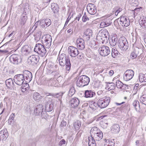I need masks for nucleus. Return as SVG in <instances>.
Segmentation results:
<instances>
[{
	"instance_id": "f257e3e1",
	"label": "nucleus",
	"mask_w": 146,
	"mask_h": 146,
	"mask_svg": "<svg viewBox=\"0 0 146 146\" xmlns=\"http://www.w3.org/2000/svg\"><path fill=\"white\" fill-rule=\"evenodd\" d=\"M58 59L60 65L62 66L66 65V70L69 71L70 68L71 64L69 56H67L65 54L62 53L59 55Z\"/></svg>"
},
{
	"instance_id": "f03ea898",
	"label": "nucleus",
	"mask_w": 146,
	"mask_h": 146,
	"mask_svg": "<svg viewBox=\"0 0 146 146\" xmlns=\"http://www.w3.org/2000/svg\"><path fill=\"white\" fill-rule=\"evenodd\" d=\"M90 81V78L88 76L86 75H83L78 77L77 85L79 87H83L87 85Z\"/></svg>"
},
{
	"instance_id": "7ed1b4c3",
	"label": "nucleus",
	"mask_w": 146,
	"mask_h": 146,
	"mask_svg": "<svg viewBox=\"0 0 146 146\" xmlns=\"http://www.w3.org/2000/svg\"><path fill=\"white\" fill-rule=\"evenodd\" d=\"M118 45L119 48L123 51L127 50L129 44L126 38L124 37H120L118 42Z\"/></svg>"
},
{
	"instance_id": "20e7f679",
	"label": "nucleus",
	"mask_w": 146,
	"mask_h": 146,
	"mask_svg": "<svg viewBox=\"0 0 146 146\" xmlns=\"http://www.w3.org/2000/svg\"><path fill=\"white\" fill-rule=\"evenodd\" d=\"M34 51L42 57L44 56L46 52L44 46L40 43L36 44L34 49Z\"/></svg>"
},
{
	"instance_id": "39448f33",
	"label": "nucleus",
	"mask_w": 146,
	"mask_h": 146,
	"mask_svg": "<svg viewBox=\"0 0 146 146\" xmlns=\"http://www.w3.org/2000/svg\"><path fill=\"white\" fill-rule=\"evenodd\" d=\"M110 102V98L109 97H105L100 98L98 101V107L103 108L107 106Z\"/></svg>"
},
{
	"instance_id": "423d86ee",
	"label": "nucleus",
	"mask_w": 146,
	"mask_h": 146,
	"mask_svg": "<svg viewBox=\"0 0 146 146\" xmlns=\"http://www.w3.org/2000/svg\"><path fill=\"white\" fill-rule=\"evenodd\" d=\"M109 36V33L106 29L101 30L99 33L98 37L104 41L107 40Z\"/></svg>"
},
{
	"instance_id": "0eeeda50",
	"label": "nucleus",
	"mask_w": 146,
	"mask_h": 146,
	"mask_svg": "<svg viewBox=\"0 0 146 146\" xmlns=\"http://www.w3.org/2000/svg\"><path fill=\"white\" fill-rule=\"evenodd\" d=\"M99 52L101 56H106L110 53V51L108 47L103 45L100 46L99 48Z\"/></svg>"
},
{
	"instance_id": "6e6552de",
	"label": "nucleus",
	"mask_w": 146,
	"mask_h": 146,
	"mask_svg": "<svg viewBox=\"0 0 146 146\" xmlns=\"http://www.w3.org/2000/svg\"><path fill=\"white\" fill-rule=\"evenodd\" d=\"M42 43L46 48H49L51 46L52 42L51 37L50 35H46L44 38L42 37Z\"/></svg>"
},
{
	"instance_id": "1a4fd4ad",
	"label": "nucleus",
	"mask_w": 146,
	"mask_h": 146,
	"mask_svg": "<svg viewBox=\"0 0 146 146\" xmlns=\"http://www.w3.org/2000/svg\"><path fill=\"white\" fill-rule=\"evenodd\" d=\"M25 80L23 74H17L14 77V82L18 85H21L23 83Z\"/></svg>"
},
{
	"instance_id": "9d476101",
	"label": "nucleus",
	"mask_w": 146,
	"mask_h": 146,
	"mask_svg": "<svg viewBox=\"0 0 146 146\" xmlns=\"http://www.w3.org/2000/svg\"><path fill=\"white\" fill-rule=\"evenodd\" d=\"M134 72L132 70H127L125 72L123 75V80L125 81H128L131 79L133 76Z\"/></svg>"
},
{
	"instance_id": "9b49d317",
	"label": "nucleus",
	"mask_w": 146,
	"mask_h": 146,
	"mask_svg": "<svg viewBox=\"0 0 146 146\" xmlns=\"http://www.w3.org/2000/svg\"><path fill=\"white\" fill-rule=\"evenodd\" d=\"M118 23L120 24L123 27H127L129 26L130 24L129 19L125 16H121Z\"/></svg>"
},
{
	"instance_id": "f8f14e48",
	"label": "nucleus",
	"mask_w": 146,
	"mask_h": 146,
	"mask_svg": "<svg viewBox=\"0 0 146 146\" xmlns=\"http://www.w3.org/2000/svg\"><path fill=\"white\" fill-rule=\"evenodd\" d=\"M68 52L69 54L72 57H75L79 54L78 49L72 46H70L68 47Z\"/></svg>"
},
{
	"instance_id": "ddd939ff",
	"label": "nucleus",
	"mask_w": 146,
	"mask_h": 146,
	"mask_svg": "<svg viewBox=\"0 0 146 146\" xmlns=\"http://www.w3.org/2000/svg\"><path fill=\"white\" fill-rule=\"evenodd\" d=\"M38 56L35 55L30 56L27 60V64L28 65H34L36 64L38 60Z\"/></svg>"
},
{
	"instance_id": "4468645a",
	"label": "nucleus",
	"mask_w": 146,
	"mask_h": 146,
	"mask_svg": "<svg viewBox=\"0 0 146 146\" xmlns=\"http://www.w3.org/2000/svg\"><path fill=\"white\" fill-rule=\"evenodd\" d=\"M27 12L23 13L21 15L19 20V24L21 27L25 26L27 19Z\"/></svg>"
},
{
	"instance_id": "2eb2a0df",
	"label": "nucleus",
	"mask_w": 146,
	"mask_h": 146,
	"mask_svg": "<svg viewBox=\"0 0 146 146\" xmlns=\"http://www.w3.org/2000/svg\"><path fill=\"white\" fill-rule=\"evenodd\" d=\"M87 9L88 12L91 15H94L97 12L96 7L93 4H88L87 7Z\"/></svg>"
},
{
	"instance_id": "dca6fc26",
	"label": "nucleus",
	"mask_w": 146,
	"mask_h": 146,
	"mask_svg": "<svg viewBox=\"0 0 146 146\" xmlns=\"http://www.w3.org/2000/svg\"><path fill=\"white\" fill-rule=\"evenodd\" d=\"M51 20L48 18L43 19L40 21V25L42 27L46 28L51 25Z\"/></svg>"
},
{
	"instance_id": "f3484780",
	"label": "nucleus",
	"mask_w": 146,
	"mask_h": 146,
	"mask_svg": "<svg viewBox=\"0 0 146 146\" xmlns=\"http://www.w3.org/2000/svg\"><path fill=\"white\" fill-rule=\"evenodd\" d=\"M43 106L42 104L37 105L34 110V113L36 116H39L41 115L43 110Z\"/></svg>"
},
{
	"instance_id": "a211bd4d",
	"label": "nucleus",
	"mask_w": 146,
	"mask_h": 146,
	"mask_svg": "<svg viewBox=\"0 0 146 146\" xmlns=\"http://www.w3.org/2000/svg\"><path fill=\"white\" fill-rule=\"evenodd\" d=\"M19 58V56L15 54H13L10 56V60L13 64H17L20 60Z\"/></svg>"
},
{
	"instance_id": "6ab92c4d",
	"label": "nucleus",
	"mask_w": 146,
	"mask_h": 146,
	"mask_svg": "<svg viewBox=\"0 0 146 146\" xmlns=\"http://www.w3.org/2000/svg\"><path fill=\"white\" fill-rule=\"evenodd\" d=\"M23 76H24V78H25L26 80H27L26 82H30L32 78V73L27 70L24 71Z\"/></svg>"
},
{
	"instance_id": "aec40b11",
	"label": "nucleus",
	"mask_w": 146,
	"mask_h": 146,
	"mask_svg": "<svg viewBox=\"0 0 146 146\" xmlns=\"http://www.w3.org/2000/svg\"><path fill=\"white\" fill-rule=\"evenodd\" d=\"M77 46L79 49L83 50L85 48L84 40L82 38H78L76 41Z\"/></svg>"
},
{
	"instance_id": "412c9836",
	"label": "nucleus",
	"mask_w": 146,
	"mask_h": 146,
	"mask_svg": "<svg viewBox=\"0 0 146 146\" xmlns=\"http://www.w3.org/2000/svg\"><path fill=\"white\" fill-rule=\"evenodd\" d=\"M8 136V133L6 129H3L0 131V137L1 141H6Z\"/></svg>"
},
{
	"instance_id": "4be33fe9",
	"label": "nucleus",
	"mask_w": 146,
	"mask_h": 146,
	"mask_svg": "<svg viewBox=\"0 0 146 146\" xmlns=\"http://www.w3.org/2000/svg\"><path fill=\"white\" fill-rule=\"evenodd\" d=\"M79 99L76 98H73L70 102L71 106L72 108L77 107L79 104Z\"/></svg>"
},
{
	"instance_id": "5701e85b",
	"label": "nucleus",
	"mask_w": 146,
	"mask_h": 146,
	"mask_svg": "<svg viewBox=\"0 0 146 146\" xmlns=\"http://www.w3.org/2000/svg\"><path fill=\"white\" fill-rule=\"evenodd\" d=\"M92 30L89 29H87L84 33L83 37L86 40H89L90 36H91L92 35Z\"/></svg>"
},
{
	"instance_id": "b1692460",
	"label": "nucleus",
	"mask_w": 146,
	"mask_h": 146,
	"mask_svg": "<svg viewBox=\"0 0 146 146\" xmlns=\"http://www.w3.org/2000/svg\"><path fill=\"white\" fill-rule=\"evenodd\" d=\"M21 52L23 54L26 55L30 53V48L28 45H25L22 47Z\"/></svg>"
},
{
	"instance_id": "393cba45",
	"label": "nucleus",
	"mask_w": 146,
	"mask_h": 146,
	"mask_svg": "<svg viewBox=\"0 0 146 146\" xmlns=\"http://www.w3.org/2000/svg\"><path fill=\"white\" fill-rule=\"evenodd\" d=\"M6 84L7 87L9 88H13L14 87V84L12 78H9L6 81Z\"/></svg>"
},
{
	"instance_id": "a878e982",
	"label": "nucleus",
	"mask_w": 146,
	"mask_h": 146,
	"mask_svg": "<svg viewBox=\"0 0 146 146\" xmlns=\"http://www.w3.org/2000/svg\"><path fill=\"white\" fill-rule=\"evenodd\" d=\"M45 110L48 112L51 111L53 109L52 105L50 101L47 102L45 105Z\"/></svg>"
},
{
	"instance_id": "bb28decb",
	"label": "nucleus",
	"mask_w": 146,
	"mask_h": 146,
	"mask_svg": "<svg viewBox=\"0 0 146 146\" xmlns=\"http://www.w3.org/2000/svg\"><path fill=\"white\" fill-rule=\"evenodd\" d=\"M85 97L86 98L92 97L95 95V93L94 92L91 90H87L85 92Z\"/></svg>"
},
{
	"instance_id": "cd10ccee",
	"label": "nucleus",
	"mask_w": 146,
	"mask_h": 146,
	"mask_svg": "<svg viewBox=\"0 0 146 146\" xmlns=\"http://www.w3.org/2000/svg\"><path fill=\"white\" fill-rule=\"evenodd\" d=\"M89 146H96V143L94 138L92 136L88 137Z\"/></svg>"
},
{
	"instance_id": "c85d7f7f",
	"label": "nucleus",
	"mask_w": 146,
	"mask_h": 146,
	"mask_svg": "<svg viewBox=\"0 0 146 146\" xmlns=\"http://www.w3.org/2000/svg\"><path fill=\"white\" fill-rule=\"evenodd\" d=\"M51 7L54 13H56L59 11L58 6L56 3H52L51 4Z\"/></svg>"
},
{
	"instance_id": "c756f323",
	"label": "nucleus",
	"mask_w": 146,
	"mask_h": 146,
	"mask_svg": "<svg viewBox=\"0 0 146 146\" xmlns=\"http://www.w3.org/2000/svg\"><path fill=\"white\" fill-rule=\"evenodd\" d=\"M98 131L99 132L97 134H96L94 135V137L97 141L101 140L103 137L102 132L100 131Z\"/></svg>"
},
{
	"instance_id": "7c9ffc66",
	"label": "nucleus",
	"mask_w": 146,
	"mask_h": 146,
	"mask_svg": "<svg viewBox=\"0 0 146 146\" xmlns=\"http://www.w3.org/2000/svg\"><path fill=\"white\" fill-rule=\"evenodd\" d=\"M139 49L138 48L134 50L131 54L130 56L131 58L133 59L136 58L139 53Z\"/></svg>"
},
{
	"instance_id": "2f4dec72",
	"label": "nucleus",
	"mask_w": 146,
	"mask_h": 146,
	"mask_svg": "<svg viewBox=\"0 0 146 146\" xmlns=\"http://www.w3.org/2000/svg\"><path fill=\"white\" fill-rule=\"evenodd\" d=\"M120 130V127L119 125L115 124L114 125L111 129V130L113 132L115 133H118Z\"/></svg>"
},
{
	"instance_id": "473e14b6",
	"label": "nucleus",
	"mask_w": 146,
	"mask_h": 146,
	"mask_svg": "<svg viewBox=\"0 0 146 146\" xmlns=\"http://www.w3.org/2000/svg\"><path fill=\"white\" fill-rule=\"evenodd\" d=\"M98 106V103H95L94 101L91 102L89 104L90 107L93 110H95Z\"/></svg>"
},
{
	"instance_id": "72a5a7b5",
	"label": "nucleus",
	"mask_w": 146,
	"mask_h": 146,
	"mask_svg": "<svg viewBox=\"0 0 146 146\" xmlns=\"http://www.w3.org/2000/svg\"><path fill=\"white\" fill-rule=\"evenodd\" d=\"M118 40V38H115V37H113L110 40V43L111 46H114L116 44L117 41Z\"/></svg>"
},
{
	"instance_id": "f704fd0d",
	"label": "nucleus",
	"mask_w": 146,
	"mask_h": 146,
	"mask_svg": "<svg viewBox=\"0 0 146 146\" xmlns=\"http://www.w3.org/2000/svg\"><path fill=\"white\" fill-rule=\"evenodd\" d=\"M81 122L78 120L76 121L74 123V127L76 130H78L81 126Z\"/></svg>"
},
{
	"instance_id": "c9c22d12",
	"label": "nucleus",
	"mask_w": 146,
	"mask_h": 146,
	"mask_svg": "<svg viewBox=\"0 0 146 146\" xmlns=\"http://www.w3.org/2000/svg\"><path fill=\"white\" fill-rule=\"evenodd\" d=\"M98 131H100L98 130L97 127H94L92 129L90 130V134L91 136L94 135L95 134H97L98 132Z\"/></svg>"
},
{
	"instance_id": "e433bc0d",
	"label": "nucleus",
	"mask_w": 146,
	"mask_h": 146,
	"mask_svg": "<svg viewBox=\"0 0 146 146\" xmlns=\"http://www.w3.org/2000/svg\"><path fill=\"white\" fill-rule=\"evenodd\" d=\"M115 87V84L113 83H109L107 84L106 88L108 90L110 91L114 89Z\"/></svg>"
},
{
	"instance_id": "4c0bfd02",
	"label": "nucleus",
	"mask_w": 146,
	"mask_h": 146,
	"mask_svg": "<svg viewBox=\"0 0 146 146\" xmlns=\"http://www.w3.org/2000/svg\"><path fill=\"white\" fill-rule=\"evenodd\" d=\"M139 23L142 27H145L146 25V18L143 17V18H141L139 21Z\"/></svg>"
},
{
	"instance_id": "58836bf2",
	"label": "nucleus",
	"mask_w": 146,
	"mask_h": 146,
	"mask_svg": "<svg viewBox=\"0 0 146 146\" xmlns=\"http://www.w3.org/2000/svg\"><path fill=\"white\" fill-rule=\"evenodd\" d=\"M139 79L141 82H146V73L145 74H140L139 76Z\"/></svg>"
},
{
	"instance_id": "ea45409f",
	"label": "nucleus",
	"mask_w": 146,
	"mask_h": 146,
	"mask_svg": "<svg viewBox=\"0 0 146 146\" xmlns=\"http://www.w3.org/2000/svg\"><path fill=\"white\" fill-rule=\"evenodd\" d=\"M133 105L134 108H135L136 110H137V109L139 108V103L138 100H134L133 103Z\"/></svg>"
},
{
	"instance_id": "a19ab883",
	"label": "nucleus",
	"mask_w": 146,
	"mask_h": 146,
	"mask_svg": "<svg viewBox=\"0 0 146 146\" xmlns=\"http://www.w3.org/2000/svg\"><path fill=\"white\" fill-rule=\"evenodd\" d=\"M118 53V51L116 50V48H113L112 49L111 51V55L112 57L113 58L117 56Z\"/></svg>"
},
{
	"instance_id": "79ce46f5",
	"label": "nucleus",
	"mask_w": 146,
	"mask_h": 146,
	"mask_svg": "<svg viewBox=\"0 0 146 146\" xmlns=\"http://www.w3.org/2000/svg\"><path fill=\"white\" fill-rule=\"evenodd\" d=\"M15 117V114L12 113L10 115L8 120V123L9 125H11L13 123V120Z\"/></svg>"
},
{
	"instance_id": "37998d69",
	"label": "nucleus",
	"mask_w": 146,
	"mask_h": 146,
	"mask_svg": "<svg viewBox=\"0 0 146 146\" xmlns=\"http://www.w3.org/2000/svg\"><path fill=\"white\" fill-rule=\"evenodd\" d=\"M114 144L111 141H110V140H107L105 143L104 146H114Z\"/></svg>"
},
{
	"instance_id": "c03bdc74",
	"label": "nucleus",
	"mask_w": 146,
	"mask_h": 146,
	"mask_svg": "<svg viewBox=\"0 0 146 146\" xmlns=\"http://www.w3.org/2000/svg\"><path fill=\"white\" fill-rule=\"evenodd\" d=\"M63 94V93H57L55 94L51 93L49 94L48 95V96H50L58 98L60 96H62Z\"/></svg>"
},
{
	"instance_id": "a18cd8bd",
	"label": "nucleus",
	"mask_w": 146,
	"mask_h": 146,
	"mask_svg": "<svg viewBox=\"0 0 146 146\" xmlns=\"http://www.w3.org/2000/svg\"><path fill=\"white\" fill-rule=\"evenodd\" d=\"M140 101L142 104L146 105V95H142L140 97Z\"/></svg>"
},
{
	"instance_id": "49530a36",
	"label": "nucleus",
	"mask_w": 146,
	"mask_h": 146,
	"mask_svg": "<svg viewBox=\"0 0 146 146\" xmlns=\"http://www.w3.org/2000/svg\"><path fill=\"white\" fill-rule=\"evenodd\" d=\"M39 116L41 117L42 119H46L48 117V115L46 111H43L41 113Z\"/></svg>"
},
{
	"instance_id": "de8ad7c7",
	"label": "nucleus",
	"mask_w": 146,
	"mask_h": 146,
	"mask_svg": "<svg viewBox=\"0 0 146 146\" xmlns=\"http://www.w3.org/2000/svg\"><path fill=\"white\" fill-rule=\"evenodd\" d=\"M33 97L35 100H39L40 97V95L37 92H35L34 94Z\"/></svg>"
},
{
	"instance_id": "09e8293b",
	"label": "nucleus",
	"mask_w": 146,
	"mask_h": 146,
	"mask_svg": "<svg viewBox=\"0 0 146 146\" xmlns=\"http://www.w3.org/2000/svg\"><path fill=\"white\" fill-rule=\"evenodd\" d=\"M106 27L109 26L111 23V20L110 19H106L104 21Z\"/></svg>"
},
{
	"instance_id": "8fccbe9b",
	"label": "nucleus",
	"mask_w": 146,
	"mask_h": 146,
	"mask_svg": "<svg viewBox=\"0 0 146 146\" xmlns=\"http://www.w3.org/2000/svg\"><path fill=\"white\" fill-rule=\"evenodd\" d=\"M123 83L120 81L117 80L116 82V85L118 88H121L122 87Z\"/></svg>"
},
{
	"instance_id": "3c124183",
	"label": "nucleus",
	"mask_w": 146,
	"mask_h": 146,
	"mask_svg": "<svg viewBox=\"0 0 146 146\" xmlns=\"http://www.w3.org/2000/svg\"><path fill=\"white\" fill-rule=\"evenodd\" d=\"M88 42L89 45L92 48L94 47L96 44V42L94 40L89 41Z\"/></svg>"
},
{
	"instance_id": "603ef678",
	"label": "nucleus",
	"mask_w": 146,
	"mask_h": 146,
	"mask_svg": "<svg viewBox=\"0 0 146 146\" xmlns=\"http://www.w3.org/2000/svg\"><path fill=\"white\" fill-rule=\"evenodd\" d=\"M75 90L74 88L73 87H71L69 90V94L71 95H73L75 93Z\"/></svg>"
},
{
	"instance_id": "864d4df0",
	"label": "nucleus",
	"mask_w": 146,
	"mask_h": 146,
	"mask_svg": "<svg viewBox=\"0 0 146 146\" xmlns=\"http://www.w3.org/2000/svg\"><path fill=\"white\" fill-rule=\"evenodd\" d=\"M117 8H118V9L116 10L115 13V15L116 16H117L118 14L122 10V9L121 8H118V7H116L115 9H116Z\"/></svg>"
},
{
	"instance_id": "5fc2aeb1",
	"label": "nucleus",
	"mask_w": 146,
	"mask_h": 146,
	"mask_svg": "<svg viewBox=\"0 0 146 146\" xmlns=\"http://www.w3.org/2000/svg\"><path fill=\"white\" fill-rule=\"evenodd\" d=\"M83 22H85L86 21L89 20V18L85 14L83 17L82 19Z\"/></svg>"
},
{
	"instance_id": "6e6d98bb",
	"label": "nucleus",
	"mask_w": 146,
	"mask_h": 146,
	"mask_svg": "<svg viewBox=\"0 0 146 146\" xmlns=\"http://www.w3.org/2000/svg\"><path fill=\"white\" fill-rule=\"evenodd\" d=\"M66 122L64 120H63L61 122L60 126L61 127H63L65 126L66 125Z\"/></svg>"
},
{
	"instance_id": "4d7b16f0",
	"label": "nucleus",
	"mask_w": 146,
	"mask_h": 146,
	"mask_svg": "<svg viewBox=\"0 0 146 146\" xmlns=\"http://www.w3.org/2000/svg\"><path fill=\"white\" fill-rule=\"evenodd\" d=\"M63 78L62 76H60L57 78V80L58 82L60 83L63 81Z\"/></svg>"
},
{
	"instance_id": "13d9d810",
	"label": "nucleus",
	"mask_w": 146,
	"mask_h": 146,
	"mask_svg": "<svg viewBox=\"0 0 146 146\" xmlns=\"http://www.w3.org/2000/svg\"><path fill=\"white\" fill-rule=\"evenodd\" d=\"M66 142L65 140L64 139H62L61 140L59 143V145L60 146H62L63 144H65Z\"/></svg>"
},
{
	"instance_id": "bf43d9fd",
	"label": "nucleus",
	"mask_w": 146,
	"mask_h": 146,
	"mask_svg": "<svg viewBox=\"0 0 146 146\" xmlns=\"http://www.w3.org/2000/svg\"><path fill=\"white\" fill-rule=\"evenodd\" d=\"M100 27L101 28H104L105 27H106L105 23H104V21L102 22L100 24Z\"/></svg>"
},
{
	"instance_id": "052dcab7",
	"label": "nucleus",
	"mask_w": 146,
	"mask_h": 146,
	"mask_svg": "<svg viewBox=\"0 0 146 146\" xmlns=\"http://www.w3.org/2000/svg\"><path fill=\"white\" fill-rule=\"evenodd\" d=\"M40 23V22H39V21H38L35 23V24L33 27V28H34V30L37 27L38 23Z\"/></svg>"
},
{
	"instance_id": "680f3d73",
	"label": "nucleus",
	"mask_w": 146,
	"mask_h": 146,
	"mask_svg": "<svg viewBox=\"0 0 146 146\" xmlns=\"http://www.w3.org/2000/svg\"><path fill=\"white\" fill-rule=\"evenodd\" d=\"M101 124H102V125H103V127H107L108 126V123H104L103 122H102L101 123Z\"/></svg>"
},
{
	"instance_id": "e2e57ef3",
	"label": "nucleus",
	"mask_w": 146,
	"mask_h": 146,
	"mask_svg": "<svg viewBox=\"0 0 146 146\" xmlns=\"http://www.w3.org/2000/svg\"><path fill=\"white\" fill-rule=\"evenodd\" d=\"M113 74V71L112 70H110L109 73V75L110 76H112Z\"/></svg>"
},
{
	"instance_id": "0e129e2a",
	"label": "nucleus",
	"mask_w": 146,
	"mask_h": 146,
	"mask_svg": "<svg viewBox=\"0 0 146 146\" xmlns=\"http://www.w3.org/2000/svg\"><path fill=\"white\" fill-rule=\"evenodd\" d=\"M127 87V86L126 84H123V83L122 87L121 88L122 89H125V88H126V87Z\"/></svg>"
},
{
	"instance_id": "69168bd1",
	"label": "nucleus",
	"mask_w": 146,
	"mask_h": 146,
	"mask_svg": "<svg viewBox=\"0 0 146 146\" xmlns=\"http://www.w3.org/2000/svg\"><path fill=\"white\" fill-rule=\"evenodd\" d=\"M70 19H69L68 17V18L66 20V21L65 22V24L64 25V27L65 26H66L67 24H68V23L69 20H70Z\"/></svg>"
},
{
	"instance_id": "338daca9",
	"label": "nucleus",
	"mask_w": 146,
	"mask_h": 146,
	"mask_svg": "<svg viewBox=\"0 0 146 146\" xmlns=\"http://www.w3.org/2000/svg\"><path fill=\"white\" fill-rule=\"evenodd\" d=\"M132 2L134 4H135L136 5H137L138 4V2L137 1H136L135 0H132Z\"/></svg>"
},
{
	"instance_id": "774afa93",
	"label": "nucleus",
	"mask_w": 146,
	"mask_h": 146,
	"mask_svg": "<svg viewBox=\"0 0 146 146\" xmlns=\"http://www.w3.org/2000/svg\"><path fill=\"white\" fill-rule=\"evenodd\" d=\"M81 15H78V16L76 17L75 19L76 20H77L78 21H79L80 19V18L81 17Z\"/></svg>"
}]
</instances>
